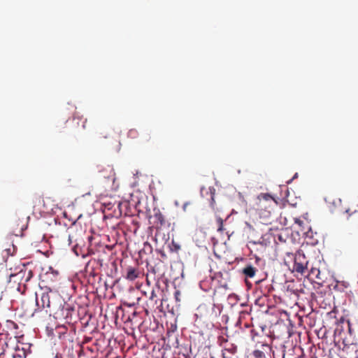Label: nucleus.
Returning a JSON list of instances; mask_svg holds the SVG:
<instances>
[{
    "label": "nucleus",
    "instance_id": "obj_1",
    "mask_svg": "<svg viewBox=\"0 0 358 358\" xmlns=\"http://www.w3.org/2000/svg\"><path fill=\"white\" fill-rule=\"evenodd\" d=\"M14 336L6 334L0 337V358H26L28 350L26 345L18 342L16 332Z\"/></svg>",
    "mask_w": 358,
    "mask_h": 358
},
{
    "label": "nucleus",
    "instance_id": "obj_2",
    "mask_svg": "<svg viewBox=\"0 0 358 358\" xmlns=\"http://www.w3.org/2000/svg\"><path fill=\"white\" fill-rule=\"evenodd\" d=\"M257 210L259 216L264 222H271L273 215L278 206L277 201L269 194H261L258 196Z\"/></svg>",
    "mask_w": 358,
    "mask_h": 358
},
{
    "label": "nucleus",
    "instance_id": "obj_3",
    "mask_svg": "<svg viewBox=\"0 0 358 358\" xmlns=\"http://www.w3.org/2000/svg\"><path fill=\"white\" fill-rule=\"evenodd\" d=\"M217 344L222 348V358H238V348L229 340L228 336H220Z\"/></svg>",
    "mask_w": 358,
    "mask_h": 358
},
{
    "label": "nucleus",
    "instance_id": "obj_4",
    "mask_svg": "<svg viewBox=\"0 0 358 358\" xmlns=\"http://www.w3.org/2000/svg\"><path fill=\"white\" fill-rule=\"evenodd\" d=\"M308 261L303 253L298 252L294 257L293 266L294 270L301 274H303L307 269Z\"/></svg>",
    "mask_w": 358,
    "mask_h": 358
},
{
    "label": "nucleus",
    "instance_id": "obj_5",
    "mask_svg": "<svg viewBox=\"0 0 358 358\" xmlns=\"http://www.w3.org/2000/svg\"><path fill=\"white\" fill-rule=\"evenodd\" d=\"M36 304L38 306V309L49 308L51 311L52 304L50 299L49 292H43L40 294H36Z\"/></svg>",
    "mask_w": 358,
    "mask_h": 358
},
{
    "label": "nucleus",
    "instance_id": "obj_6",
    "mask_svg": "<svg viewBox=\"0 0 358 358\" xmlns=\"http://www.w3.org/2000/svg\"><path fill=\"white\" fill-rule=\"evenodd\" d=\"M201 194L203 196H204V194H209L210 196V206L214 208H215V189L214 187H210L208 188L201 187Z\"/></svg>",
    "mask_w": 358,
    "mask_h": 358
},
{
    "label": "nucleus",
    "instance_id": "obj_7",
    "mask_svg": "<svg viewBox=\"0 0 358 358\" xmlns=\"http://www.w3.org/2000/svg\"><path fill=\"white\" fill-rule=\"evenodd\" d=\"M126 278L130 281L136 280L139 275V271L137 268L129 266L127 268Z\"/></svg>",
    "mask_w": 358,
    "mask_h": 358
},
{
    "label": "nucleus",
    "instance_id": "obj_8",
    "mask_svg": "<svg viewBox=\"0 0 358 358\" xmlns=\"http://www.w3.org/2000/svg\"><path fill=\"white\" fill-rule=\"evenodd\" d=\"M10 277H14L17 278H23L25 277L24 282H28L32 278V271L31 270L29 271H22L21 270L16 274H11Z\"/></svg>",
    "mask_w": 358,
    "mask_h": 358
},
{
    "label": "nucleus",
    "instance_id": "obj_9",
    "mask_svg": "<svg viewBox=\"0 0 358 358\" xmlns=\"http://www.w3.org/2000/svg\"><path fill=\"white\" fill-rule=\"evenodd\" d=\"M101 172L103 173L102 176L108 180H111L113 182L115 180V173L114 172V170L110 166H108L107 167L104 168Z\"/></svg>",
    "mask_w": 358,
    "mask_h": 358
},
{
    "label": "nucleus",
    "instance_id": "obj_10",
    "mask_svg": "<svg viewBox=\"0 0 358 358\" xmlns=\"http://www.w3.org/2000/svg\"><path fill=\"white\" fill-rule=\"evenodd\" d=\"M257 271V269L251 264H248L243 268V273L247 278H253Z\"/></svg>",
    "mask_w": 358,
    "mask_h": 358
},
{
    "label": "nucleus",
    "instance_id": "obj_11",
    "mask_svg": "<svg viewBox=\"0 0 358 358\" xmlns=\"http://www.w3.org/2000/svg\"><path fill=\"white\" fill-rule=\"evenodd\" d=\"M154 218L156 220L157 227H162L166 224L165 216L159 210L155 213Z\"/></svg>",
    "mask_w": 358,
    "mask_h": 358
},
{
    "label": "nucleus",
    "instance_id": "obj_12",
    "mask_svg": "<svg viewBox=\"0 0 358 358\" xmlns=\"http://www.w3.org/2000/svg\"><path fill=\"white\" fill-rule=\"evenodd\" d=\"M74 310V308L71 307L69 304L64 306L62 309V315L66 319L71 320V313Z\"/></svg>",
    "mask_w": 358,
    "mask_h": 358
},
{
    "label": "nucleus",
    "instance_id": "obj_13",
    "mask_svg": "<svg viewBox=\"0 0 358 358\" xmlns=\"http://www.w3.org/2000/svg\"><path fill=\"white\" fill-rule=\"evenodd\" d=\"M5 327L10 331H15L17 329V324L11 320H6L5 322Z\"/></svg>",
    "mask_w": 358,
    "mask_h": 358
},
{
    "label": "nucleus",
    "instance_id": "obj_14",
    "mask_svg": "<svg viewBox=\"0 0 358 358\" xmlns=\"http://www.w3.org/2000/svg\"><path fill=\"white\" fill-rule=\"evenodd\" d=\"M127 136L129 138L135 139L138 136V131L136 129H131L127 134Z\"/></svg>",
    "mask_w": 358,
    "mask_h": 358
},
{
    "label": "nucleus",
    "instance_id": "obj_15",
    "mask_svg": "<svg viewBox=\"0 0 358 358\" xmlns=\"http://www.w3.org/2000/svg\"><path fill=\"white\" fill-rule=\"evenodd\" d=\"M252 355L255 358H266L265 353L260 350H255L253 351Z\"/></svg>",
    "mask_w": 358,
    "mask_h": 358
},
{
    "label": "nucleus",
    "instance_id": "obj_16",
    "mask_svg": "<svg viewBox=\"0 0 358 358\" xmlns=\"http://www.w3.org/2000/svg\"><path fill=\"white\" fill-rule=\"evenodd\" d=\"M216 222L217 224V231L220 232L223 231V230H224L223 220L221 217H217L216 220Z\"/></svg>",
    "mask_w": 358,
    "mask_h": 358
},
{
    "label": "nucleus",
    "instance_id": "obj_17",
    "mask_svg": "<svg viewBox=\"0 0 358 358\" xmlns=\"http://www.w3.org/2000/svg\"><path fill=\"white\" fill-rule=\"evenodd\" d=\"M150 139H151L150 134L148 133H146L144 134L142 141H143V143H148L150 141Z\"/></svg>",
    "mask_w": 358,
    "mask_h": 358
},
{
    "label": "nucleus",
    "instance_id": "obj_18",
    "mask_svg": "<svg viewBox=\"0 0 358 358\" xmlns=\"http://www.w3.org/2000/svg\"><path fill=\"white\" fill-rule=\"evenodd\" d=\"M174 296H175V299L177 301H180V291L177 290L175 292V294H174Z\"/></svg>",
    "mask_w": 358,
    "mask_h": 358
},
{
    "label": "nucleus",
    "instance_id": "obj_19",
    "mask_svg": "<svg viewBox=\"0 0 358 358\" xmlns=\"http://www.w3.org/2000/svg\"><path fill=\"white\" fill-rule=\"evenodd\" d=\"M345 213H348L349 215V217L352 216L353 214H357L358 213V211L357 210H354L353 212L350 213V209H347L345 210Z\"/></svg>",
    "mask_w": 358,
    "mask_h": 358
},
{
    "label": "nucleus",
    "instance_id": "obj_20",
    "mask_svg": "<svg viewBox=\"0 0 358 358\" xmlns=\"http://www.w3.org/2000/svg\"><path fill=\"white\" fill-rule=\"evenodd\" d=\"M190 204H191V203H190V202H186V203H185L183 204V206H182V209H183V210H184V211H186V210H187V206H188L189 205H190Z\"/></svg>",
    "mask_w": 358,
    "mask_h": 358
},
{
    "label": "nucleus",
    "instance_id": "obj_21",
    "mask_svg": "<svg viewBox=\"0 0 358 358\" xmlns=\"http://www.w3.org/2000/svg\"><path fill=\"white\" fill-rule=\"evenodd\" d=\"M156 297H157V295H156L155 292L154 291H152V292H151V295H150V300H153V299H154L155 298H156Z\"/></svg>",
    "mask_w": 358,
    "mask_h": 358
},
{
    "label": "nucleus",
    "instance_id": "obj_22",
    "mask_svg": "<svg viewBox=\"0 0 358 358\" xmlns=\"http://www.w3.org/2000/svg\"><path fill=\"white\" fill-rule=\"evenodd\" d=\"M25 224H22L20 227L19 232L22 233L25 229Z\"/></svg>",
    "mask_w": 358,
    "mask_h": 358
},
{
    "label": "nucleus",
    "instance_id": "obj_23",
    "mask_svg": "<svg viewBox=\"0 0 358 358\" xmlns=\"http://www.w3.org/2000/svg\"><path fill=\"white\" fill-rule=\"evenodd\" d=\"M33 199H35L36 201H38L40 203L41 201V197L40 196L36 195V196H34Z\"/></svg>",
    "mask_w": 358,
    "mask_h": 358
},
{
    "label": "nucleus",
    "instance_id": "obj_24",
    "mask_svg": "<svg viewBox=\"0 0 358 358\" xmlns=\"http://www.w3.org/2000/svg\"><path fill=\"white\" fill-rule=\"evenodd\" d=\"M87 121V119H85V121L83 122V128L84 129H86V127H87V126H86Z\"/></svg>",
    "mask_w": 358,
    "mask_h": 358
},
{
    "label": "nucleus",
    "instance_id": "obj_25",
    "mask_svg": "<svg viewBox=\"0 0 358 358\" xmlns=\"http://www.w3.org/2000/svg\"><path fill=\"white\" fill-rule=\"evenodd\" d=\"M55 358H63L62 355L59 353H57L55 356Z\"/></svg>",
    "mask_w": 358,
    "mask_h": 358
},
{
    "label": "nucleus",
    "instance_id": "obj_26",
    "mask_svg": "<svg viewBox=\"0 0 358 358\" xmlns=\"http://www.w3.org/2000/svg\"><path fill=\"white\" fill-rule=\"evenodd\" d=\"M263 348L265 350L266 348V349H270V347L268 345H262Z\"/></svg>",
    "mask_w": 358,
    "mask_h": 358
},
{
    "label": "nucleus",
    "instance_id": "obj_27",
    "mask_svg": "<svg viewBox=\"0 0 358 358\" xmlns=\"http://www.w3.org/2000/svg\"><path fill=\"white\" fill-rule=\"evenodd\" d=\"M108 136H109V134L108 133H106L104 135H103V137L105 138H107L108 137Z\"/></svg>",
    "mask_w": 358,
    "mask_h": 358
},
{
    "label": "nucleus",
    "instance_id": "obj_28",
    "mask_svg": "<svg viewBox=\"0 0 358 358\" xmlns=\"http://www.w3.org/2000/svg\"><path fill=\"white\" fill-rule=\"evenodd\" d=\"M356 358H358V357H356Z\"/></svg>",
    "mask_w": 358,
    "mask_h": 358
}]
</instances>
